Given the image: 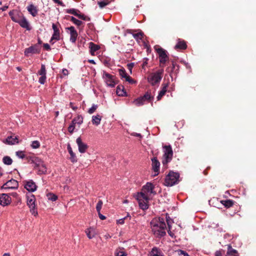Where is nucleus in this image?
I'll return each instance as SVG.
<instances>
[{"mask_svg":"<svg viewBox=\"0 0 256 256\" xmlns=\"http://www.w3.org/2000/svg\"><path fill=\"white\" fill-rule=\"evenodd\" d=\"M102 78L106 84L110 88H114L117 82L115 80V76H112L105 71H103Z\"/></svg>","mask_w":256,"mask_h":256,"instance_id":"obj_7","label":"nucleus"},{"mask_svg":"<svg viewBox=\"0 0 256 256\" xmlns=\"http://www.w3.org/2000/svg\"><path fill=\"white\" fill-rule=\"evenodd\" d=\"M47 196L48 200L53 202L56 200L58 198V197L56 195L50 193L48 194Z\"/></svg>","mask_w":256,"mask_h":256,"instance_id":"obj_45","label":"nucleus"},{"mask_svg":"<svg viewBox=\"0 0 256 256\" xmlns=\"http://www.w3.org/2000/svg\"><path fill=\"white\" fill-rule=\"evenodd\" d=\"M76 120H72V123L68 126V130L70 133L72 134L74 130L75 126L74 124H76Z\"/></svg>","mask_w":256,"mask_h":256,"instance_id":"obj_41","label":"nucleus"},{"mask_svg":"<svg viewBox=\"0 0 256 256\" xmlns=\"http://www.w3.org/2000/svg\"><path fill=\"white\" fill-rule=\"evenodd\" d=\"M102 116L99 114H96L92 116V122L93 124L98 126L100 124Z\"/></svg>","mask_w":256,"mask_h":256,"instance_id":"obj_30","label":"nucleus"},{"mask_svg":"<svg viewBox=\"0 0 256 256\" xmlns=\"http://www.w3.org/2000/svg\"><path fill=\"white\" fill-rule=\"evenodd\" d=\"M67 148H68V150L70 156V160H71V162H76L77 161L76 157V156L75 154L73 152L72 148L70 144H68V145Z\"/></svg>","mask_w":256,"mask_h":256,"instance_id":"obj_27","label":"nucleus"},{"mask_svg":"<svg viewBox=\"0 0 256 256\" xmlns=\"http://www.w3.org/2000/svg\"><path fill=\"white\" fill-rule=\"evenodd\" d=\"M76 142L78 146V151L80 153L85 152L88 148V146L82 141L80 137L76 139Z\"/></svg>","mask_w":256,"mask_h":256,"instance_id":"obj_16","label":"nucleus"},{"mask_svg":"<svg viewBox=\"0 0 256 256\" xmlns=\"http://www.w3.org/2000/svg\"><path fill=\"white\" fill-rule=\"evenodd\" d=\"M165 94L163 91L160 90L158 92V96L156 97L157 100H159Z\"/></svg>","mask_w":256,"mask_h":256,"instance_id":"obj_50","label":"nucleus"},{"mask_svg":"<svg viewBox=\"0 0 256 256\" xmlns=\"http://www.w3.org/2000/svg\"><path fill=\"white\" fill-rule=\"evenodd\" d=\"M65 12L67 14H72L76 16H78L79 12H80L76 8H69L65 10Z\"/></svg>","mask_w":256,"mask_h":256,"instance_id":"obj_34","label":"nucleus"},{"mask_svg":"<svg viewBox=\"0 0 256 256\" xmlns=\"http://www.w3.org/2000/svg\"><path fill=\"white\" fill-rule=\"evenodd\" d=\"M134 62H130L127 64L128 68L129 70L132 72V69L134 68Z\"/></svg>","mask_w":256,"mask_h":256,"instance_id":"obj_52","label":"nucleus"},{"mask_svg":"<svg viewBox=\"0 0 256 256\" xmlns=\"http://www.w3.org/2000/svg\"><path fill=\"white\" fill-rule=\"evenodd\" d=\"M227 255L229 256H238L236 250L233 249L230 245H228Z\"/></svg>","mask_w":256,"mask_h":256,"instance_id":"obj_31","label":"nucleus"},{"mask_svg":"<svg viewBox=\"0 0 256 256\" xmlns=\"http://www.w3.org/2000/svg\"><path fill=\"white\" fill-rule=\"evenodd\" d=\"M154 186L150 182L144 185L140 192L136 195V199L138 202L140 208L143 210L148 208V202L152 195H155L156 192L154 190Z\"/></svg>","mask_w":256,"mask_h":256,"instance_id":"obj_1","label":"nucleus"},{"mask_svg":"<svg viewBox=\"0 0 256 256\" xmlns=\"http://www.w3.org/2000/svg\"><path fill=\"white\" fill-rule=\"evenodd\" d=\"M43 47L44 50L47 51H50L51 50V48L49 44L46 43L43 44Z\"/></svg>","mask_w":256,"mask_h":256,"instance_id":"obj_53","label":"nucleus"},{"mask_svg":"<svg viewBox=\"0 0 256 256\" xmlns=\"http://www.w3.org/2000/svg\"><path fill=\"white\" fill-rule=\"evenodd\" d=\"M150 226L153 234L156 237H162L166 235V224L164 218L153 219L150 222Z\"/></svg>","mask_w":256,"mask_h":256,"instance_id":"obj_2","label":"nucleus"},{"mask_svg":"<svg viewBox=\"0 0 256 256\" xmlns=\"http://www.w3.org/2000/svg\"><path fill=\"white\" fill-rule=\"evenodd\" d=\"M30 146L32 148H38L40 146V143L38 140H34L32 142Z\"/></svg>","mask_w":256,"mask_h":256,"instance_id":"obj_42","label":"nucleus"},{"mask_svg":"<svg viewBox=\"0 0 256 256\" xmlns=\"http://www.w3.org/2000/svg\"><path fill=\"white\" fill-rule=\"evenodd\" d=\"M28 12L34 17L37 16L38 12V8L33 4H29L27 8Z\"/></svg>","mask_w":256,"mask_h":256,"instance_id":"obj_23","label":"nucleus"},{"mask_svg":"<svg viewBox=\"0 0 256 256\" xmlns=\"http://www.w3.org/2000/svg\"><path fill=\"white\" fill-rule=\"evenodd\" d=\"M148 256H164L162 253L156 248H154L150 252Z\"/></svg>","mask_w":256,"mask_h":256,"instance_id":"obj_32","label":"nucleus"},{"mask_svg":"<svg viewBox=\"0 0 256 256\" xmlns=\"http://www.w3.org/2000/svg\"><path fill=\"white\" fill-rule=\"evenodd\" d=\"M16 154V156L20 158H24L26 156L24 152L23 151H18Z\"/></svg>","mask_w":256,"mask_h":256,"instance_id":"obj_47","label":"nucleus"},{"mask_svg":"<svg viewBox=\"0 0 256 256\" xmlns=\"http://www.w3.org/2000/svg\"><path fill=\"white\" fill-rule=\"evenodd\" d=\"M131 135H132L133 136H136L137 137H141L142 136L140 134H138V133H136V132H133L131 134Z\"/></svg>","mask_w":256,"mask_h":256,"instance_id":"obj_60","label":"nucleus"},{"mask_svg":"<svg viewBox=\"0 0 256 256\" xmlns=\"http://www.w3.org/2000/svg\"><path fill=\"white\" fill-rule=\"evenodd\" d=\"M180 174L178 172H170L166 176L164 180V184L168 186H172L179 181Z\"/></svg>","mask_w":256,"mask_h":256,"instance_id":"obj_6","label":"nucleus"},{"mask_svg":"<svg viewBox=\"0 0 256 256\" xmlns=\"http://www.w3.org/2000/svg\"><path fill=\"white\" fill-rule=\"evenodd\" d=\"M2 161L5 164L7 165H10L12 162V159L8 156H4L3 158Z\"/></svg>","mask_w":256,"mask_h":256,"instance_id":"obj_37","label":"nucleus"},{"mask_svg":"<svg viewBox=\"0 0 256 256\" xmlns=\"http://www.w3.org/2000/svg\"><path fill=\"white\" fill-rule=\"evenodd\" d=\"M37 74L40 76L38 79V82L41 84H44L46 78V71L44 64H41L40 69L38 72Z\"/></svg>","mask_w":256,"mask_h":256,"instance_id":"obj_11","label":"nucleus"},{"mask_svg":"<svg viewBox=\"0 0 256 256\" xmlns=\"http://www.w3.org/2000/svg\"><path fill=\"white\" fill-rule=\"evenodd\" d=\"M156 50L158 54L160 64H165L168 58V56L167 54V52L161 48L156 49Z\"/></svg>","mask_w":256,"mask_h":256,"instance_id":"obj_10","label":"nucleus"},{"mask_svg":"<svg viewBox=\"0 0 256 256\" xmlns=\"http://www.w3.org/2000/svg\"><path fill=\"white\" fill-rule=\"evenodd\" d=\"M154 98V97L151 95L150 92H146L143 96H140L134 100L133 101V104L138 106H140L146 103L152 102Z\"/></svg>","mask_w":256,"mask_h":256,"instance_id":"obj_5","label":"nucleus"},{"mask_svg":"<svg viewBox=\"0 0 256 256\" xmlns=\"http://www.w3.org/2000/svg\"><path fill=\"white\" fill-rule=\"evenodd\" d=\"M82 122V117H78V122L77 123L79 124H81Z\"/></svg>","mask_w":256,"mask_h":256,"instance_id":"obj_61","label":"nucleus"},{"mask_svg":"<svg viewBox=\"0 0 256 256\" xmlns=\"http://www.w3.org/2000/svg\"><path fill=\"white\" fill-rule=\"evenodd\" d=\"M68 18H70V20L74 24H76L78 27H80L82 26L83 24H84V22H83L82 21L78 20L75 18L74 17L72 16H66Z\"/></svg>","mask_w":256,"mask_h":256,"instance_id":"obj_29","label":"nucleus"},{"mask_svg":"<svg viewBox=\"0 0 256 256\" xmlns=\"http://www.w3.org/2000/svg\"><path fill=\"white\" fill-rule=\"evenodd\" d=\"M70 106L71 107V108H72V110L74 111L76 110L78 108V107L76 106H74L72 102H70Z\"/></svg>","mask_w":256,"mask_h":256,"instance_id":"obj_57","label":"nucleus"},{"mask_svg":"<svg viewBox=\"0 0 256 256\" xmlns=\"http://www.w3.org/2000/svg\"><path fill=\"white\" fill-rule=\"evenodd\" d=\"M37 164L38 166H41L40 169V172L42 174H44L45 172H46V168L42 163L40 164V162Z\"/></svg>","mask_w":256,"mask_h":256,"instance_id":"obj_44","label":"nucleus"},{"mask_svg":"<svg viewBox=\"0 0 256 256\" xmlns=\"http://www.w3.org/2000/svg\"><path fill=\"white\" fill-rule=\"evenodd\" d=\"M98 216L100 220H104L106 218V217L104 216L101 214L100 212H98Z\"/></svg>","mask_w":256,"mask_h":256,"instance_id":"obj_58","label":"nucleus"},{"mask_svg":"<svg viewBox=\"0 0 256 256\" xmlns=\"http://www.w3.org/2000/svg\"><path fill=\"white\" fill-rule=\"evenodd\" d=\"M62 74L64 75V76H66L68 74V70H66V69H64L62 70Z\"/></svg>","mask_w":256,"mask_h":256,"instance_id":"obj_59","label":"nucleus"},{"mask_svg":"<svg viewBox=\"0 0 256 256\" xmlns=\"http://www.w3.org/2000/svg\"><path fill=\"white\" fill-rule=\"evenodd\" d=\"M11 202L10 197L6 194H2L0 196V204L2 206H8Z\"/></svg>","mask_w":256,"mask_h":256,"instance_id":"obj_18","label":"nucleus"},{"mask_svg":"<svg viewBox=\"0 0 256 256\" xmlns=\"http://www.w3.org/2000/svg\"><path fill=\"white\" fill-rule=\"evenodd\" d=\"M166 221L168 226V234L172 238L174 236V234L171 231V224H172V220L169 216H166Z\"/></svg>","mask_w":256,"mask_h":256,"instance_id":"obj_26","label":"nucleus"},{"mask_svg":"<svg viewBox=\"0 0 256 256\" xmlns=\"http://www.w3.org/2000/svg\"><path fill=\"white\" fill-rule=\"evenodd\" d=\"M66 29L70 32V42L72 43H75L78 36V34L76 30H75L74 27L73 26H70V27L66 28Z\"/></svg>","mask_w":256,"mask_h":256,"instance_id":"obj_15","label":"nucleus"},{"mask_svg":"<svg viewBox=\"0 0 256 256\" xmlns=\"http://www.w3.org/2000/svg\"><path fill=\"white\" fill-rule=\"evenodd\" d=\"M89 48L90 49V54L94 55V52L99 50L100 46L92 42H90L89 43Z\"/></svg>","mask_w":256,"mask_h":256,"instance_id":"obj_28","label":"nucleus"},{"mask_svg":"<svg viewBox=\"0 0 256 256\" xmlns=\"http://www.w3.org/2000/svg\"><path fill=\"white\" fill-rule=\"evenodd\" d=\"M8 8V6H3L2 8H0V10H2V11H4V10H6Z\"/></svg>","mask_w":256,"mask_h":256,"instance_id":"obj_64","label":"nucleus"},{"mask_svg":"<svg viewBox=\"0 0 256 256\" xmlns=\"http://www.w3.org/2000/svg\"><path fill=\"white\" fill-rule=\"evenodd\" d=\"M178 255H182L183 256H189L188 254L184 253V251L180 250L176 252Z\"/></svg>","mask_w":256,"mask_h":256,"instance_id":"obj_56","label":"nucleus"},{"mask_svg":"<svg viewBox=\"0 0 256 256\" xmlns=\"http://www.w3.org/2000/svg\"><path fill=\"white\" fill-rule=\"evenodd\" d=\"M98 108V106L96 104H93L91 108H90L88 112H94Z\"/></svg>","mask_w":256,"mask_h":256,"instance_id":"obj_51","label":"nucleus"},{"mask_svg":"<svg viewBox=\"0 0 256 256\" xmlns=\"http://www.w3.org/2000/svg\"><path fill=\"white\" fill-rule=\"evenodd\" d=\"M12 20L15 22L18 23L24 16L17 10H13L8 13Z\"/></svg>","mask_w":256,"mask_h":256,"instance_id":"obj_12","label":"nucleus"},{"mask_svg":"<svg viewBox=\"0 0 256 256\" xmlns=\"http://www.w3.org/2000/svg\"><path fill=\"white\" fill-rule=\"evenodd\" d=\"M128 218H130V216L129 214H128L127 216L124 218L117 220L116 223L118 224H123L124 223V220H126Z\"/></svg>","mask_w":256,"mask_h":256,"instance_id":"obj_43","label":"nucleus"},{"mask_svg":"<svg viewBox=\"0 0 256 256\" xmlns=\"http://www.w3.org/2000/svg\"><path fill=\"white\" fill-rule=\"evenodd\" d=\"M116 256H127V254L124 251V248H118L115 251Z\"/></svg>","mask_w":256,"mask_h":256,"instance_id":"obj_33","label":"nucleus"},{"mask_svg":"<svg viewBox=\"0 0 256 256\" xmlns=\"http://www.w3.org/2000/svg\"><path fill=\"white\" fill-rule=\"evenodd\" d=\"M18 186V182L12 179L6 182L2 186L3 189H16Z\"/></svg>","mask_w":256,"mask_h":256,"instance_id":"obj_13","label":"nucleus"},{"mask_svg":"<svg viewBox=\"0 0 256 256\" xmlns=\"http://www.w3.org/2000/svg\"><path fill=\"white\" fill-rule=\"evenodd\" d=\"M116 94L120 96H126V92L124 89V88L122 85H118L116 90Z\"/></svg>","mask_w":256,"mask_h":256,"instance_id":"obj_25","label":"nucleus"},{"mask_svg":"<svg viewBox=\"0 0 256 256\" xmlns=\"http://www.w3.org/2000/svg\"><path fill=\"white\" fill-rule=\"evenodd\" d=\"M102 204H103V202H102V200H100L96 204V210L98 213L100 212V210L102 208Z\"/></svg>","mask_w":256,"mask_h":256,"instance_id":"obj_46","label":"nucleus"},{"mask_svg":"<svg viewBox=\"0 0 256 256\" xmlns=\"http://www.w3.org/2000/svg\"><path fill=\"white\" fill-rule=\"evenodd\" d=\"M60 24L58 22L56 24L52 23V28L54 30V33L52 35V40H60Z\"/></svg>","mask_w":256,"mask_h":256,"instance_id":"obj_14","label":"nucleus"},{"mask_svg":"<svg viewBox=\"0 0 256 256\" xmlns=\"http://www.w3.org/2000/svg\"><path fill=\"white\" fill-rule=\"evenodd\" d=\"M41 48L38 44H33L26 48L24 51V54L28 57L32 54H38L40 52Z\"/></svg>","mask_w":256,"mask_h":256,"instance_id":"obj_9","label":"nucleus"},{"mask_svg":"<svg viewBox=\"0 0 256 256\" xmlns=\"http://www.w3.org/2000/svg\"><path fill=\"white\" fill-rule=\"evenodd\" d=\"M221 202L224 206L225 207L228 208H230L234 204V201L230 200H222Z\"/></svg>","mask_w":256,"mask_h":256,"instance_id":"obj_35","label":"nucleus"},{"mask_svg":"<svg viewBox=\"0 0 256 256\" xmlns=\"http://www.w3.org/2000/svg\"><path fill=\"white\" fill-rule=\"evenodd\" d=\"M164 69H159L156 72H152L148 77V82L152 86L158 85L162 78Z\"/></svg>","mask_w":256,"mask_h":256,"instance_id":"obj_3","label":"nucleus"},{"mask_svg":"<svg viewBox=\"0 0 256 256\" xmlns=\"http://www.w3.org/2000/svg\"><path fill=\"white\" fill-rule=\"evenodd\" d=\"M110 2L108 0H103L98 2V5L101 8H104L106 6L110 4Z\"/></svg>","mask_w":256,"mask_h":256,"instance_id":"obj_38","label":"nucleus"},{"mask_svg":"<svg viewBox=\"0 0 256 256\" xmlns=\"http://www.w3.org/2000/svg\"><path fill=\"white\" fill-rule=\"evenodd\" d=\"M187 47L186 42L184 40L178 38L177 40V43L174 46V48L176 50L180 49V50H185Z\"/></svg>","mask_w":256,"mask_h":256,"instance_id":"obj_24","label":"nucleus"},{"mask_svg":"<svg viewBox=\"0 0 256 256\" xmlns=\"http://www.w3.org/2000/svg\"><path fill=\"white\" fill-rule=\"evenodd\" d=\"M53 1L54 3L57 4L62 6H65L64 4L60 0H53Z\"/></svg>","mask_w":256,"mask_h":256,"instance_id":"obj_54","label":"nucleus"},{"mask_svg":"<svg viewBox=\"0 0 256 256\" xmlns=\"http://www.w3.org/2000/svg\"><path fill=\"white\" fill-rule=\"evenodd\" d=\"M118 72L120 76H121L122 78H126V76H128V75L126 72V71L124 68H122L118 69Z\"/></svg>","mask_w":256,"mask_h":256,"instance_id":"obj_36","label":"nucleus"},{"mask_svg":"<svg viewBox=\"0 0 256 256\" xmlns=\"http://www.w3.org/2000/svg\"><path fill=\"white\" fill-rule=\"evenodd\" d=\"M168 86V83L162 84V88L160 90L161 91H163V92L166 94L167 91V88Z\"/></svg>","mask_w":256,"mask_h":256,"instance_id":"obj_49","label":"nucleus"},{"mask_svg":"<svg viewBox=\"0 0 256 256\" xmlns=\"http://www.w3.org/2000/svg\"><path fill=\"white\" fill-rule=\"evenodd\" d=\"M152 169L154 172V176H157L158 174L159 170H160V162L158 160L157 158L156 157H154L152 158Z\"/></svg>","mask_w":256,"mask_h":256,"instance_id":"obj_17","label":"nucleus"},{"mask_svg":"<svg viewBox=\"0 0 256 256\" xmlns=\"http://www.w3.org/2000/svg\"><path fill=\"white\" fill-rule=\"evenodd\" d=\"M24 188L29 192H34L36 189L35 183L32 180L27 181L25 184Z\"/></svg>","mask_w":256,"mask_h":256,"instance_id":"obj_21","label":"nucleus"},{"mask_svg":"<svg viewBox=\"0 0 256 256\" xmlns=\"http://www.w3.org/2000/svg\"><path fill=\"white\" fill-rule=\"evenodd\" d=\"M42 44V41L40 38H38V43L36 44H38V46H40V45Z\"/></svg>","mask_w":256,"mask_h":256,"instance_id":"obj_63","label":"nucleus"},{"mask_svg":"<svg viewBox=\"0 0 256 256\" xmlns=\"http://www.w3.org/2000/svg\"><path fill=\"white\" fill-rule=\"evenodd\" d=\"M3 142L8 144H14L18 143V138L16 136H10L2 140Z\"/></svg>","mask_w":256,"mask_h":256,"instance_id":"obj_20","label":"nucleus"},{"mask_svg":"<svg viewBox=\"0 0 256 256\" xmlns=\"http://www.w3.org/2000/svg\"><path fill=\"white\" fill-rule=\"evenodd\" d=\"M162 152L164 154L162 158V163L165 166L172 160L173 151L170 145H165L162 146Z\"/></svg>","mask_w":256,"mask_h":256,"instance_id":"obj_4","label":"nucleus"},{"mask_svg":"<svg viewBox=\"0 0 256 256\" xmlns=\"http://www.w3.org/2000/svg\"><path fill=\"white\" fill-rule=\"evenodd\" d=\"M85 232L89 239H92L98 234L96 229L94 227H90L85 230Z\"/></svg>","mask_w":256,"mask_h":256,"instance_id":"obj_19","label":"nucleus"},{"mask_svg":"<svg viewBox=\"0 0 256 256\" xmlns=\"http://www.w3.org/2000/svg\"><path fill=\"white\" fill-rule=\"evenodd\" d=\"M132 35L133 37L136 40H142V36L144 35V34H143L142 32H138V33L132 34Z\"/></svg>","mask_w":256,"mask_h":256,"instance_id":"obj_39","label":"nucleus"},{"mask_svg":"<svg viewBox=\"0 0 256 256\" xmlns=\"http://www.w3.org/2000/svg\"><path fill=\"white\" fill-rule=\"evenodd\" d=\"M105 66L110 68L111 66V64L110 61L108 60H104L103 62Z\"/></svg>","mask_w":256,"mask_h":256,"instance_id":"obj_55","label":"nucleus"},{"mask_svg":"<svg viewBox=\"0 0 256 256\" xmlns=\"http://www.w3.org/2000/svg\"><path fill=\"white\" fill-rule=\"evenodd\" d=\"M18 24L22 28H26L28 30H30L32 29L28 22L24 16L23 18H22Z\"/></svg>","mask_w":256,"mask_h":256,"instance_id":"obj_22","label":"nucleus"},{"mask_svg":"<svg viewBox=\"0 0 256 256\" xmlns=\"http://www.w3.org/2000/svg\"><path fill=\"white\" fill-rule=\"evenodd\" d=\"M215 256H222V253L220 251H216L215 253Z\"/></svg>","mask_w":256,"mask_h":256,"instance_id":"obj_62","label":"nucleus"},{"mask_svg":"<svg viewBox=\"0 0 256 256\" xmlns=\"http://www.w3.org/2000/svg\"><path fill=\"white\" fill-rule=\"evenodd\" d=\"M125 80L130 84H136V81L133 80L130 76H126Z\"/></svg>","mask_w":256,"mask_h":256,"instance_id":"obj_48","label":"nucleus"},{"mask_svg":"<svg viewBox=\"0 0 256 256\" xmlns=\"http://www.w3.org/2000/svg\"><path fill=\"white\" fill-rule=\"evenodd\" d=\"M77 17L78 18H79L80 19L82 20H86V21H90V17L86 16L84 14H80V12L78 13Z\"/></svg>","mask_w":256,"mask_h":256,"instance_id":"obj_40","label":"nucleus"},{"mask_svg":"<svg viewBox=\"0 0 256 256\" xmlns=\"http://www.w3.org/2000/svg\"><path fill=\"white\" fill-rule=\"evenodd\" d=\"M27 204L30 208L31 214L34 216H36L38 214L35 204V197L34 195L30 194L27 196Z\"/></svg>","mask_w":256,"mask_h":256,"instance_id":"obj_8","label":"nucleus"}]
</instances>
